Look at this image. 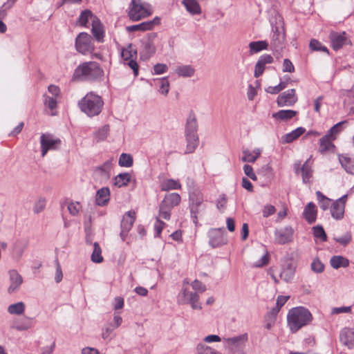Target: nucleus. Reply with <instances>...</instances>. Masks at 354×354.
<instances>
[{"label": "nucleus", "mask_w": 354, "mask_h": 354, "mask_svg": "<svg viewBox=\"0 0 354 354\" xmlns=\"http://www.w3.org/2000/svg\"><path fill=\"white\" fill-rule=\"evenodd\" d=\"M104 71L96 62H86L80 64L74 71L73 80L80 82L100 81Z\"/></svg>", "instance_id": "1"}, {"label": "nucleus", "mask_w": 354, "mask_h": 354, "mask_svg": "<svg viewBox=\"0 0 354 354\" xmlns=\"http://www.w3.org/2000/svg\"><path fill=\"white\" fill-rule=\"evenodd\" d=\"M312 319L313 316L310 312L303 306L291 308L287 315L288 326L292 333L309 324Z\"/></svg>", "instance_id": "2"}, {"label": "nucleus", "mask_w": 354, "mask_h": 354, "mask_svg": "<svg viewBox=\"0 0 354 354\" xmlns=\"http://www.w3.org/2000/svg\"><path fill=\"white\" fill-rule=\"evenodd\" d=\"M198 124L195 113L191 111L186 120L185 136L187 142L185 153H194L199 144Z\"/></svg>", "instance_id": "3"}, {"label": "nucleus", "mask_w": 354, "mask_h": 354, "mask_svg": "<svg viewBox=\"0 0 354 354\" xmlns=\"http://www.w3.org/2000/svg\"><path fill=\"white\" fill-rule=\"evenodd\" d=\"M104 101L101 96L94 92L88 93L78 102L80 109L88 117L98 115L102 109Z\"/></svg>", "instance_id": "4"}, {"label": "nucleus", "mask_w": 354, "mask_h": 354, "mask_svg": "<svg viewBox=\"0 0 354 354\" xmlns=\"http://www.w3.org/2000/svg\"><path fill=\"white\" fill-rule=\"evenodd\" d=\"M180 201V196L178 193L173 192L165 194L159 205V216L165 220H169L171 209L178 205Z\"/></svg>", "instance_id": "5"}, {"label": "nucleus", "mask_w": 354, "mask_h": 354, "mask_svg": "<svg viewBox=\"0 0 354 354\" xmlns=\"http://www.w3.org/2000/svg\"><path fill=\"white\" fill-rule=\"evenodd\" d=\"M151 15V12L149 8L142 3L140 0H131L128 12V16L131 21H140Z\"/></svg>", "instance_id": "6"}, {"label": "nucleus", "mask_w": 354, "mask_h": 354, "mask_svg": "<svg viewBox=\"0 0 354 354\" xmlns=\"http://www.w3.org/2000/svg\"><path fill=\"white\" fill-rule=\"evenodd\" d=\"M75 49L82 55L91 53L94 50L93 39L87 32H80L75 39Z\"/></svg>", "instance_id": "7"}, {"label": "nucleus", "mask_w": 354, "mask_h": 354, "mask_svg": "<svg viewBox=\"0 0 354 354\" xmlns=\"http://www.w3.org/2000/svg\"><path fill=\"white\" fill-rule=\"evenodd\" d=\"M177 301L179 304H189L193 309H201L202 306L199 302V296L196 292L189 291L187 288L183 287L177 297Z\"/></svg>", "instance_id": "8"}, {"label": "nucleus", "mask_w": 354, "mask_h": 354, "mask_svg": "<svg viewBox=\"0 0 354 354\" xmlns=\"http://www.w3.org/2000/svg\"><path fill=\"white\" fill-rule=\"evenodd\" d=\"M61 140L50 133H42L40 137L41 156H46L50 150H56L61 145Z\"/></svg>", "instance_id": "9"}, {"label": "nucleus", "mask_w": 354, "mask_h": 354, "mask_svg": "<svg viewBox=\"0 0 354 354\" xmlns=\"http://www.w3.org/2000/svg\"><path fill=\"white\" fill-rule=\"evenodd\" d=\"M224 232L225 230L223 227L210 229L207 234L209 239V245L215 248L225 245L227 242V239Z\"/></svg>", "instance_id": "10"}, {"label": "nucleus", "mask_w": 354, "mask_h": 354, "mask_svg": "<svg viewBox=\"0 0 354 354\" xmlns=\"http://www.w3.org/2000/svg\"><path fill=\"white\" fill-rule=\"evenodd\" d=\"M156 37V33L150 34L147 39L142 42V50L140 51V59L148 60L156 53V46L153 39Z\"/></svg>", "instance_id": "11"}, {"label": "nucleus", "mask_w": 354, "mask_h": 354, "mask_svg": "<svg viewBox=\"0 0 354 354\" xmlns=\"http://www.w3.org/2000/svg\"><path fill=\"white\" fill-rule=\"evenodd\" d=\"M136 220V212L134 211H129L126 212L121 221L120 227L121 232L120 236L121 239L125 241L129 232L131 230L133 223Z\"/></svg>", "instance_id": "12"}, {"label": "nucleus", "mask_w": 354, "mask_h": 354, "mask_svg": "<svg viewBox=\"0 0 354 354\" xmlns=\"http://www.w3.org/2000/svg\"><path fill=\"white\" fill-rule=\"evenodd\" d=\"M297 101L295 90L294 88L289 89L280 94L277 100L278 106H291Z\"/></svg>", "instance_id": "13"}, {"label": "nucleus", "mask_w": 354, "mask_h": 354, "mask_svg": "<svg viewBox=\"0 0 354 354\" xmlns=\"http://www.w3.org/2000/svg\"><path fill=\"white\" fill-rule=\"evenodd\" d=\"M272 30L273 35L271 39V47L274 51L279 52L284 47L285 32L283 30H279L278 27H275Z\"/></svg>", "instance_id": "14"}, {"label": "nucleus", "mask_w": 354, "mask_h": 354, "mask_svg": "<svg viewBox=\"0 0 354 354\" xmlns=\"http://www.w3.org/2000/svg\"><path fill=\"white\" fill-rule=\"evenodd\" d=\"M160 21V19L158 17H156L152 20L144 21L139 24L127 26V30L128 32L150 30H152L156 25L159 24Z\"/></svg>", "instance_id": "15"}, {"label": "nucleus", "mask_w": 354, "mask_h": 354, "mask_svg": "<svg viewBox=\"0 0 354 354\" xmlns=\"http://www.w3.org/2000/svg\"><path fill=\"white\" fill-rule=\"evenodd\" d=\"M329 39L330 40L332 47L335 50L342 48L347 41L345 32H337L332 31L329 35Z\"/></svg>", "instance_id": "16"}, {"label": "nucleus", "mask_w": 354, "mask_h": 354, "mask_svg": "<svg viewBox=\"0 0 354 354\" xmlns=\"http://www.w3.org/2000/svg\"><path fill=\"white\" fill-rule=\"evenodd\" d=\"M273 62L274 59L270 55L264 54L260 56L255 64L254 76L255 77H260L265 70L266 65L272 64Z\"/></svg>", "instance_id": "17"}, {"label": "nucleus", "mask_w": 354, "mask_h": 354, "mask_svg": "<svg viewBox=\"0 0 354 354\" xmlns=\"http://www.w3.org/2000/svg\"><path fill=\"white\" fill-rule=\"evenodd\" d=\"M339 340L349 349L354 348V328H343L339 334Z\"/></svg>", "instance_id": "18"}, {"label": "nucleus", "mask_w": 354, "mask_h": 354, "mask_svg": "<svg viewBox=\"0 0 354 354\" xmlns=\"http://www.w3.org/2000/svg\"><path fill=\"white\" fill-rule=\"evenodd\" d=\"M9 277L10 285L8 288L9 294H12L17 291L23 283L22 277L15 270L9 271Z\"/></svg>", "instance_id": "19"}, {"label": "nucleus", "mask_w": 354, "mask_h": 354, "mask_svg": "<svg viewBox=\"0 0 354 354\" xmlns=\"http://www.w3.org/2000/svg\"><path fill=\"white\" fill-rule=\"evenodd\" d=\"M293 229L290 226H286L280 230H276V241L279 244H285L292 241Z\"/></svg>", "instance_id": "20"}, {"label": "nucleus", "mask_w": 354, "mask_h": 354, "mask_svg": "<svg viewBox=\"0 0 354 354\" xmlns=\"http://www.w3.org/2000/svg\"><path fill=\"white\" fill-rule=\"evenodd\" d=\"M91 32L95 37V39L98 42H103L104 37V30L103 25L102 24L100 20L97 17H94L92 20V28Z\"/></svg>", "instance_id": "21"}, {"label": "nucleus", "mask_w": 354, "mask_h": 354, "mask_svg": "<svg viewBox=\"0 0 354 354\" xmlns=\"http://www.w3.org/2000/svg\"><path fill=\"white\" fill-rule=\"evenodd\" d=\"M225 341L227 346L233 350L234 348H238L245 344L248 341V335L245 333L236 337H228L225 339Z\"/></svg>", "instance_id": "22"}, {"label": "nucleus", "mask_w": 354, "mask_h": 354, "mask_svg": "<svg viewBox=\"0 0 354 354\" xmlns=\"http://www.w3.org/2000/svg\"><path fill=\"white\" fill-rule=\"evenodd\" d=\"M303 215L309 224H313L317 218V209L313 202L308 203L304 208Z\"/></svg>", "instance_id": "23"}, {"label": "nucleus", "mask_w": 354, "mask_h": 354, "mask_svg": "<svg viewBox=\"0 0 354 354\" xmlns=\"http://www.w3.org/2000/svg\"><path fill=\"white\" fill-rule=\"evenodd\" d=\"M339 161L347 173L354 174V157H350L347 154H342L339 156Z\"/></svg>", "instance_id": "24"}, {"label": "nucleus", "mask_w": 354, "mask_h": 354, "mask_svg": "<svg viewBox=\"0 0 354 354\" xmlns=\"http://www.w3.org/2000/svg\"><path fill=\"white\" fill-rule=\"evenodd\" d=\"M110 196V191L108 187H102L96 193V203L99 206L106 205Z\"/></svg>", "instance_id": "25"}, {"label": "nucleus", "mask_w": 354, "mask_h": 354, "mask_svg": "<svg viewBox=\"0 0 354 354\" xmlns=\"http://www.w3.org/2000/svg\"><path fill=\"white\" fill-rule=\"evenodd\" d=\"M349 260L341 255H335L331 257L330 263L334 269H339L340 268H347L349 266Z\"/></svg>", "instance_id": "26"}, {"label": "nucleus", "mask_w": 354, "mask_h": 354, "mask_svg": "<svg viewBox=\"0 0 354 354\" xmlns=\"http://www.w3.org/2000/svg\"><path fill=\"white\" fill-rule=\"evenodd\" d=\"M250 54L253 55L259 53L263 50L268 49L269 44L266 40L251 41L249 43Z\"/></svg>", "instance_id": "27"}, {"label": "nucleus", "mask_w": 354, "mask_h": 354, "mask_svg": "<svg viewBox=\"0 0 354 354\" xmlns=\"http://www.w3.org/2000/svg\"><path fill=\"white\" fill-rule=\"evenodd\" d=\"M344 205H341L334 201L330 206L331 216L337 221L342 220L344 218Z\"/></svg>", "instance_id": "28"}, {"label": "nucleus", "mask_w": 354, "mask_h": 354, "mask_svg": "<svg viewBox=\"0 0 354 354\" xmlns=\"http://www.w3.org/2000/svg\"><path fill=\"white\" fill-rule=\"evenodd\" d=\"M306 129L304 127H298L292 131L290 133H286L282 137L283 143H290L305 132Z\"/></svg>", "instance_id": "29"}, {"label": "nucleus", "mask_w": 354, "mask_h": 354, "mask_svg": "<svg viewBox=\"0 0 354 354\" xmlns=\"http://www.w3.org/2000/svg\"><path fill=\"white\" fill-rule=\"evenodd\" d=\"M297 114L296 111L293 110H280L272 114V118L277 120L287 121L294 118Z\"/></svg>", "instance_id": "30"}, {"label": "nucleus", "mask_w": 354, "mask_h": 354, "mask_svg": "<svg viewBox=\"0 0 354 354\" xmlns=\"http://www.w3.org/2000/svg\"><path fill=\"white\" fill-rule=\"evenodd\" d=\"M183 4L192 15H198L201 12V6L196 0H183Z\"/></svg>", "instance_id": "31"}, {"label": "nucleus", "mask_w": 354, "mask_h": 354, "mask_svg": "<svg viewBox=\"0 0 354 354\" xmlns=\"http://www.w3.org/2000/svg\"><path fill=\"white\" fill-rule=\"evenodd\" d=\"M301 172L302 180L304 183L310 182V178L313 176V170L311 167L308 165V161H306L302 165L300 169H297L296 173Z\"/></svg>", "instance_id": "32"}, {"label": "nucleus", "mask_w": 354, "mask_h": 354, "mask_svg": "<svg viewBox=\"0 0 354 354\" xmlns=\"http://www.w3.org/2000/svg\"><path fill=\"white\" fill-rule=\"evenodd\" d=\"M295 268L292 263H288L285 268H283L280 273V278L286 282H290L292 280L295 276Z\"/></svg>", "instance_id": "33"}, {"label": "nucleus", "mask_w": 354, "mask_h": 354, "mask_svg": "<svg viewBox=\"0 0 354 354\" xmlns=\"http://www.w3.org/2000/svg\"><path fill=\"white\" fill-rule=\"evenodd\" d=\"M176 73L180 77H191L194 75L195 69L191 65H183L176 68Z\"/></svg>", "instance_id": "34"}, {"label": "nucleus", "mask_w": 354, "mask_h": 354, "mask_svg": "<svg viewBox=\"0 0 354 354\" xmlns=\"http://www.w3.org/2000/svg\"><path fill=\"white\" fill-rule=\"evenodd\" d=\"M131 180V175L129 173H122L117 175L114 178V185L122 187L127 186Z\"/></svg>", "instance_id": "35"}, {"label": "nucleus", "mask_w": 354, "mask_h": 354, "mask_svg": "<svg viewBox=\"0 0 354 354\" xmlns=\"http://www.w3.org/2000/svg\"><path fill=\"white\" fill-rule=\"evenodd\" d=\"M181 185L177 180L174 179H167L162 182L160 185V189L162 191H169L171 189H180Z\"/></svg>", "instance_id": "36"}, {"label": "nucleus", "mask_w": 354, "mask_h": 354, "mask_svg": "<svg viewBox=\"0 0 354 354\" xmlns=\"http://www.w3.org/2000/svg\"><path fill=\"white\" fill-rule=\"evenodd\" d=\"M91 261L94 263H101L103 261L102 256V249L97 242L93 243V251L91 256Z\"/></svg>", "instance_id": "37"}, {"label": "nucleus", "mask_w": 354, "mask_h": 354, "mask_svg": "<svg viewBox=\"0 0 354 354\" xmlns=\"http://www.w3.org/2000/svg\"><path fill=\"white\" fill-rule=\"evenodd\" d=\"M335 147L332 140L322 137L319 140V151L321 153H325L326 151H330Z\"/></svg>", "instance_id": "38"}, {"label": "nucleus", "mask_w": 354, "mask_h": 354, "mask_svg": "<svg viewBox=\"0 0 354 354\" xmlns=\"http://www.w3.org/2000/svg\"><path fill=\"white\" fill-rule=\"evenodd\" d=\"M25 310V305L22 301L11 304L8 308V312L11 315H21Z\"/></svg>", "instance_id": "39"}, {"label": "nucleus", "mask_w": 354, "mask_h": 354, "mask_svg": "<svg viewBox=\"0 0 354 354\" xmlns=\"http://www.w3.org/2000/svg\"><path fill=\"white\" fill-rule=\"evenodd\" d=\"M133 164V159L131 154L122 153L119 158L118 165L123 167H130Z\"/></svg>", "instance_id": "40"}, {"label": "nucleus", "mask_w": 354, "mask_h": 354, "mask_svg": "<svg viewBox=\"0 0 354 354\" xmlns=\"http://www.w3.org/2000/svg\"><path fill=\"white\" fill-rule=\"evenodd\" d=\"M95 16L93 15L92 12L89 10H84L82 11L79 17V23L80 25L84 27H86V24L89 20V19L93 20Z\"/></svg>", "instance_id": "41"}, {"label": "nucleus", "mask_w": 354, "mask_h": 354, "mask_svg": "<svg viewBox=\"0 0 354 354\" xmlns=\"http://www.w3.org/2000/svg\"><path fill=\"white\" fill-rule=\"evenodd\" d=\"M317 198L323 210H326L330 205V199L324 196L320 191L316 192Z\"/></svg>", "instance_id": "42"}, {"label": "nucleus", "mask_w": 354, "mask_h": 354, "mask_svg": "<svg viewBox=\"0 0 354 354\" xmlns=\"http://www.w3.org/2000/svg\"><path fill=\"white\" fill-rule=\"evenodd\" d=\"M155 81H157L160 86L159 92L167 95L169 90V82L167 77L157 79Z\"/></svg>", "instance_id": "43"}, {"label": "nucleus", "mask_w": 354, "mask_h": 354, "mask_svg": "<svg viewBox=\"0 0 354 354\" xmlns=\"http://www.w3.org/2000/svg\"><path fill=\"white\" fill-rule=\"evenodd\" d=\"M313 235L315 238L319 239L322 241H327L326 234L324 231V227L322 225H317L316 226H314L313 227Z\"/></svg>", "instance_id": "44"}, {"label": "nucleus", "mask_w": 354, "mask_h": 354, "mask_svg": "<svg viewBox=\"0 0 354 354\" xmlns=\"http://www.w3.org/2000/svg\"><path fill=\"white\" fill-rule=\"evenodd\" d=\"M112 167V159L108 160L104 164L97 168V171H100L105 177L110 176V171Z\"/></svg>", "instance_id": "45"}, {"label": "nucleus", "mask_w": 354, "mask_h": 354, "mask_svg": "<svg viewBox=\"0 0 354 354\" xmlns=\"http://www.w3.org/2000/svg\"><path fill=\"white\" fill-rule=\"evenodd\" d=\"M189 205L202 206L203 202V195L200 192H193L189 194Z\"/></svg>", "instance_id": "46"}, {"label": "nucleus", "mask_w": 354, "mask_h": 354, "mask_svg": "<svg viewBox=\"0 0 354 354\" xmlns=\"http://www.w3.org/2000/svg\"><path fill=\"white\" fill-rule=\"evenodd\" d=\"M109 131V125H104L102 127L97 131L95 133V138L97 140V142L103 141L106 139V138L108 136Z\"/></svg>", "instance_id": "47"}, {"label": "nucleus", "mask_w": 354, "mask_h": 354, "mask_svg": "<svg viewBox=\"0 0 354 354\" xmlns=\"http://www.w3.org/2000/svg\"><path fill=\"white\" fill-rule=\"evenodd\" d=\"M196 351L198 354H216L217 352L215 349L203 343H200L196 346Z\"/></svg>", "instance_id": "48"}, {"label": "nucleus", "mask_w": 354, "mask_h": 354, "mask_svg": "<svg viewBox=\"0 0 354 354\" xmlns=\"http://www.w3.org/2000/svg\"><path fill=\"white\" fill-rule=\"evenodd\" d=\"M310 48L312 50L322 51L328 53V48L323 46L318 40L315 39L310 40Z\"/></svg>", "instance_id": "49"}, {"label": "nucleus", "mask_w": 354, "mask_h": 354, "mask_svg": "<svg viewBox=\"0 0 354 354\" xmlns=\"http://www.w3.org/2000/svg\"><path fill=\"white\" fill-rule=\"evenodd\" d=\"M31 324L30 321L27 319L26 321L23 320H17L15 322L13 328H15L16 330L21 331V330H26L30 328Z\"/></svg>", "instance_id": "50"}, {"label": "nucleus", "mask_w": 354, "mask_h": 354, "mask_svg": "<svg viewBox=\"0 0 354 354\" xmlns=\"http://www.w3.org/2000/svg\"><path fill=\"white\" fill-rule=\"evenodd\" d=\"M43 97L44 105L51 111L54 110L57 107V102L55 97H50L46 94L43 95Z\"/></svg>", "instance_id": "51"}, {"label": "nucleus", "mask_w": 354, "mask_h": 354, "mask_svg": "<svg viewBox=\"0 0 354 354\" xmlns=\"http://www.w3.org/2000/svg\"><path fill=\"white\" fill-rule=\"evenodd\" d=\"M287 86V83L285 82H281L278 85L274 86H268L266 91L270 94L279 93L281 91L284 89Z\"/></svg>", "instance_id": "52"}, {"label": "nucleus", "mask_w": 354, "mask_h": 354, "mask_svg": "<svg viewBox=\"0 0 354 354\" xmlns=\"http://www.w3.org/2000/svg\"><path fill=\"white\" fill-rule=\"evenodd\" d=\"M352 236L351 234L348 232H346L343 236L340 237H335L334 240L339 244L346 246L351 241Z\"/></svg>", "instance_id": "53"}, {"label": "nucleus", "mask_w": 354, "mask_h": 354, "mask_svg": "<svg viewBox=\"0 0 354 354\" xmlns=\"http://www.w3.org/2000/svg\"><path fill=\"white\" fill-rule=\"evenodd\" d=\"M201 206L189 205L191 217H192L193 223L195 224L196 226H197V225H198L197 215L201 212Z\"/></svg>", "instance_id": "54"}, {"label": "nucleus", "mask_w": 354, "mask_h": 354, "mask_svg": "<svg viewBox=\"0 0 354 354\" xmlns=\"http://www.w3.org/2000/svg\"><path fill=\"white\" fill-rule=\"evenodd\" d=\"M243 156L241 158L243 162L253 163L257 160V156H254L250 150L246 149L243 151Z\"/></svg>", "instance_id": "55"}, {"label": "nucleus", "mask_w": 354, "mask_h": 354, "mask_svg": "<svg viewBox=\"0 0 354 354\" xmlns=\"http://www.w3.org/2000/svg\"><path fill=\"white\" fill-rule=\"evenodd\" d=\"M46 203V201L45 198H39L34 205L33 212L35 214L41 212L45 209Z\"/></svg>", "instance_id": "56"}, {"label": "nucleus", "mask_w": 354, "mask_h": 354, "mask_svg": "<svg viewBox=\"0 0 354 354\" xmlns=\"http://www.w3.org/2000/svg\"><path fill=\"white\" fill-rule=\"evenodd\" d=\"M312 270L317 273H322L324 270V264L318 259H315L311 263Z\"/></svg>", "instance_id": "57"}, {"label": "nucleus", "mask_w": 354, "mask_h": 354, "mask_svg": "<svg viewBox=\"0 0 354 354\" xmlns=\"http://www.w3.org/2000/svg\"><path fill=\"white\" fill-rule=\"evenodd\" d=\"M168 66L165 64H156L153 66V75H161L167 72Z\"/></svg>", "instance_id": "58"}, {"label": "nucleus", "mask_w": 354, "mask_h": 354, "mask_svg": "<svg viewBox=\"0 0 354 354\" xmlns=\"http://www.w3.org/2000/svg\"><path fill=\"white\" fill-rule=\"evenodd\" d=\"M81 207L79 202H71L68 205V209L72 216H76Z\"/></svg>", "instance_id": "59"}, {"label": "nucleus", "mask_w": 354, "mask_h": 354, "mask_svg": "<svg viewBox=\"0 0 354 354\" xmlns=\"http://www.w3.org/2000/svg\"><path fill=\"white\" fill-rule=\"evenodd\" d=\"M165 223L160 221L159 218H156V222L154 225L155 237L160 236Z\"/></svg>", "instance_id": "60"}, {"label": "nucleus", "mask_w": 354, "mask_h": 354, "mask_svg": "<svg viewBox=\"0 0 354 354\" xmlns=\"http://www.w3.org/2000/svg\"><path fill=\"white\" fill-rule=\"evenodd\" d=\"M243 171L245 174L251 178L252 180H257V177L253 171V168L250 165H245L243 166Z\"/></svg>", "instance_id": "61"}, {"label": "nucleus", "mask_w": 354, "mask_h": 354, "mask_svg": "<svg viewBox=\"0 0 354 354\" xmlns=\"http://www.w3.org/2000/svg\"><path fill=\"white\" fill-rule=\"evenodd\" d=\"M269 262V256L268 253L266 252L262 257L258 260L256 263H254L253 267L254 268H261L266 265H267Z\"/></svg>", "instance_id": "62"}, {"label": "nucleus", "mask_w": 354, "mask_h": 354, "mask_svg": "<svg viewBox=\"0 0 354 354\" xmlns=\"http://www.w3.org/2000/svg\"><path fill=\"white\" fill-rule=\"evenodd\" d=\"M269 262V256L268 253L266 252L262 257L258 260L256 263H254L253 267L254 268H261L266 265H267Z\"/></svg>", "instance_id": "63"}, {"label": "nucleus", "mask_w": 354, "mask_h": 354, "mask_svg": "<svg viewBox=\"0 0 354 354\" xmlns=\"http://www.w3.org/2000/svg\"><path fill=\"white\" fill-rule=\"evenodd\" d=\"M192 287L194 290L198 291L200 292H203L206 290V286L205 284H203L201 281L195 279L192 283Z\"/></svg>", "instance_id": "64"}]
</instances>
